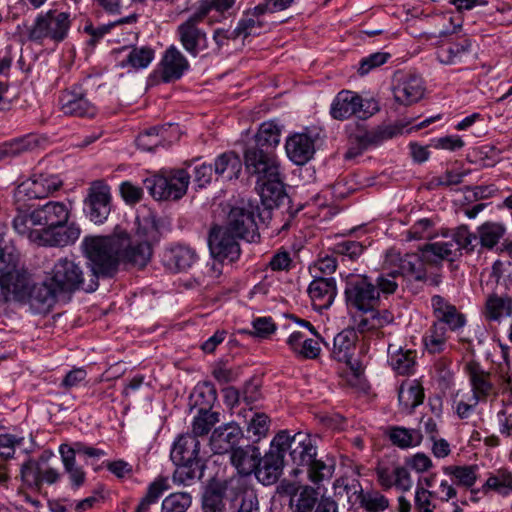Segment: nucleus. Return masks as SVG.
Segmentation results:
<instances>
[{"mask_svg": "<svg viewBox=\"0 0 512 512\" xmlns=\"http://www.w3.org/2000/svg\"><path fill=\"white\" fill-rule=\"evenodd\" d=\"M70 206L60 201H49L29 214L18 213L13 219L14 230L27 235L31 242L42 246H67L80 236L75 224L66 225Z\"/></svg>", "mask_w": 512, "mask_h": 512, "instance_id": "obj_1", "label": "nucleus"}, {"mask_svg": "<svg viewBox=\"0 0 512 512\" xmlns=\"http://www.w3.org/2000/svg\"><path fill=\"white\" fill-rule=\"evenodd\" d=\"M274 447L281 448L284 455L289 450L291 461L296 466L291 471L294 477L303 473L300 467H305L309 481L319 486L333 475L334 467L332 465L316 459V445L307 433L298 432L290 436L288 432L281 431L274 437Z\"/></svg>", "mask_w": 512, "mask_h": 512, "instance_id": "obj_2", "label": "nucleus"}, {"mask_svg": "<svg viewBox=\"0 0 512 512\" xmlns=\"http://www.w3.org/2000/svg\"><path fill=\"white\" fill-rule=\"evenodd\" d=\"M244 161L247 172L256 177V188L263 205L269 209L278 206L286 195L280 164L275 154L246 149Z\"/></svg>", "mask_w": 512, "mask_h": 512, "instance_id": "obj_3", "label": "nucleus"}, {"mask_svg": "<svg viewBox=\"0 0 512 512\" xmlns=\"http://www.w3.org/2000/svg\"><path fill=\"white\" fill-rule=\"evenodd\" d=\"M125 242V238H119V232L110 236L86 237L82 246L86 257L91 262L90 277L94 276L97 280L99 275H113L120 262V252Z\"/></svg>", "mask_w": 512, "mask_h": 512, "instance_id": "obj_4", "label": "nucleus"}, {"mask_svg": "<svg viewBox=\"0 0 512 512\" xmlns=\"http://www.w3.org/2000/svg\"><path fill=\"white\" fill-rule=\"evenodd\" d=\"M405 465L379 462L375 471L380 486L384 489L395 487L403 492L409 491L413 486V481L408 469L424 473L432 468L433 463L426 454L416 453L405 459Z\"/></svg>", "mask_w": 512, "mask_h": 512, "instance_id": "obj_5", "label": "nucleus"}, {"mask_svg": "<svg viewBox=\"0 0 512 512\" xmlns=\"http://www.w3.org/2000/svg\"><path fill=\"white\" fill-rule=\"evenodd\" d=\"M46 276L49 278L50 283L54 284L63 296L73 293L76 290L93 292L98 287V280H96L94 276L86 281L81 266L67 257L60 258L56 261L53 268Z\"/></svg>", "mask_w": 512, "mask_h": 512, "instance_id": "obj_6", "label": "nucleus"}, {"mask_svg": "<svg viewBox=\"0 0 512 512\" xmlns=\"http://www.w3.org/2000/svg\"><path fill=\"white\" fill-rule=\"evenodd\" d=\"M70 26V13L49 9L37 15L29 29V39L39 43L45 40L61 42L67 37Z\"/></svg>", "mask_w": 512, "mask_h": 512, "instance_id": "obj_7", "label": "nucleus"}, {"mask_svg": "<svg viewBox=\"0 0 512 512\" xmlns=\"http://www.w3.org/2000/svg\"><path fill=\"white\" fill-rule=\"evenodd\" d=\"M55 457L53 451L44 450L38 458H29L20 467V479L22 484L33 490H41L43 484L53 485L62 478L58 468L49 464Z\"/></svg>", "mask_w": 512, "mask_h": 512, "instance_id": "obj_8", "label": "nucleus"}, {"mask_svg": "<svg viewBox=\"0 0 512 512\" xmlns=\"http://www.w3.org/2000/svg\"><path fill=\"white\" fill-rule=\"evenodd\" d=\"M189 182V173L179 169L148 177L144 180V186L155 200L168 201L182 198L187 192Z\"/></svg>", "mask_w": 512, "mask_h": 512, "instance_id": "obj_9", "label": "nucleus"}, {"mask_svg": "<svg viewBox=\"0 0 512 512\" xmlns=\"http://www.w3.org/2000/svg\"><path fill=\"white\" fill-rule=\"evenodd\" d=\"M345 297L349 306L362 312L375 309L379 304V291L372 280L365 275L347 276Z\"/></svg>", "mask_w": 512, "mask_h": 512, "instance_id": "obj_10", "label": "nucleus"}, {"mask_svg": "<svg viewBox=\"0 0 512 512\" xmlns=\"http://www.w3.org/2000/svg\"><path fill=\"white\" fill-rule=\"evenodd\" d=\"M470 231L467 227H461L455 233V242L453 241H439L431 244H426L420 249V261L424 264L439 266L442 261H452L456 256L459 248L472 250L471 244L468 240Z\"/></svg>", "mask_w": 512, "mask_h": 512, "instance_id": "obj_11", "label": "nucleus"}, {"mask_svg": "<svg viewBox=\"0 0 512 512\" xmlns=\"http://www.w3.org/2000/svg\"><path fill=\"white\" fill-rule=\"evenodd\" d=\"M111 188L103 180L93 181L84 199L85 213L90 221L102 224L111 212Z\"/></svg>", "mask_w": 512, "mask_h": 512, "instance_id": "obj_12", "label": "nucleus"}, {"mask_svg": "<svg viewBox=\"0 0 512 512\" xmlns=\"http://www.w3.org/2000/svg\"><path fill=\"white\" fill-rule=\"evenodd\" d=\"M18 254H15L11 267L0 273L1 296L5 302L24 301L30 287L26 272L17 269Z\"/></svg>", "mask_w": 512, "mask_h": 512, "instance_id": "obj_13", "label": "nucleus"}, {"mask_svg": "<svg viewBox=\"0 0 512 512\" xmlns=\"http://www.w3.org/2000/svg\"><path fill=\"white\" fill-rule=\"evenodd\" d=\"M204 10L195 11L177 28V35L183 48L193 57L208 46L207 35L198 25L204 20Z\"/></svg>", "mask_w": 512, "mask_h": 512, "instance_id": "obj_14", "label": "nucleus"}, {"mask_svg": "<svg viewBox=\"0 0 512 512\" xmlns=\"http://www.w3.org/2000/svg\"><path fill=\"white\" fill-rule=\"evenodd\" d=\"M239 237L225 226L213 227L209 233L208 244L211 255L218 261L229 263L236 261L241 254Z\"/></svg>", "mask_w": 512, "mask_h": 512, "instance_id": "obj_15", "label": "nucleus"}, {"mask_svg": "<svg viewBox=\"0 0 512 512\" xmlns=\"http://www.w3.org/2000/svg\"><path fill=\"white\" fill-rule=\"evenodd\" d=\"M61 186L62 181L57 175L34 173L32 177L17 186L14 196L18 201L24 198H45L57 191Z\"/></svg>", "mask_w": 512, "mask_h": 512, "instance_id": "obj_16", "label": "nucleus"}, {"mask_svg": "<svg viewBox=\"0 0 512 512\" xmlns=\"http://www.w3.org/2000/svg\"><path fill=\"white\" fill-rule=\"evenodd\" d=\"M280 494L289 496L291 512H313L318 502V491L309 485L282 480L277 487Z\"/></svg>", "mask_w": 512, "mask_h": 512, "instance_id": "obj_17", "label": "nucleus"}, {"mask_svg": "<svg viewBox=\"0 0 512 512\" xmlns=\"http://www.w3.org/2000/svg\"><path fill=\"white\" fill-rule=\"evenodd\" d=\"M197 395L206 396L207 399L203 403V407L199 408L198 415L194 417L192 423V434L198 439L209 433L211 428L219 422V414L212 412L211 408L217 399L216 390L210 384H204L197 390Z\"/></svg>", "mask_w": 512, "mask_h": 512, "instance_id": "obj_18", "label": "nucleus"}, {"mask_svg": "<svg viewBox=\"0 0 512 512\" xmlns=\"http://www.w3.org/2000/svg\"><path fill=\"white\" fill-rule=\"evenodd\" d=\"M59 105L62 113L68 116L91 118L97 113V107L87 99L86 94L79 87L62 92Z\"/></svg>", "mask_w": 512, "mask_h": 512, "instance_id": "obj_19", "label": "nucleus"}, {"mask_svg": "<svg viewBox=\"0 0 512 512\" xmlns=\"http://www.w3.org/2000/svg\"><path fill=\"white\" fill-rule=\"evenodd\" d=\"M225 227L235 236L245 239L248 242H256L260 237L254 213L249 209L240 207L232 208Z\"/></svg>", "mask_w": 512, "mask_h": 512, "instance_id": "obj_20", "label": "nucleus"}, {"mask_svg": "<svg viewBox=\"0 0 512 512\" xmlns=\"http://www.w3.org/2000/svg\"><path fill=\"white\" fill-rule=\"evenodd\" d=\"M317 137V133L308 130L288 137L285 143L288 158L296 165L306 164L315 153Z\"/></svg>", "mask_w": 512, "mask_h": 512, "instance_id": "obj_21", "label": "nucleus"}, {"mask_svg": "<svg viewBox=\"0 0 512 512\" xmlns=\"http://www.w3.org/2000/svg\"><path fill=\"white\" fill-rule=\"evenodd\" d=\"M363 106V99L360 95L350 90H342L332 101L330 115L336 120H345L354 115L364 118L367 112Z\"/></svg>", "mask_w": 512, "mask_h": 512, "instance_id": "obj_22", "label": "nucleus"}, {"mask_svg": "<svg viewBox=\"0 0 512 512\" xmlns=\"http://www.w3.org/2000/svg\"><path fill=\"white\" fill-rule=\"evenodd\" d=\"M284 466V454L282 449L274 447V439L271 442L269 451L264 457H259V464L255 469L257 479L264 485L275 483L282 474Z\"/></svg>", "mask_w": 512, "mask_h": 512, "instance_id": "obj_23", "label": "nucleus"}, {"mask_svg": "<svg viewBox=\"0 0 512 512\" xmlns=\"http://www.w3.org/2000/svg\"><path fill=\"white\" fill-rule=\"evenodd\" d=\"M61 296L63 295L46 276L41 283L29 287L26 299L35 313L44 314L51 310Z\"/></svg>", "mask_w": 512, "mask_h": 512, "instance_id": "obj_24", "label": "nucleus"}, {"mask_svg": "<svg viewBox=\"0 0 512 512\" xmlns=\"http://www.w3.org/2000/svg\"><path fill=\"white\" fill-rule=\"evenodd\" d=\"M307 292L315 310L328 309L337 295L336 281L332 277L316 276L309 284Z\"/></svg>", "mask_w": 512, "mask_h": 512, "instance_id": "obj_25", "label": "nucleus"}, {"mask_svg": "<svg viewBox=\"0 0 512 512\" xmlns=\"http://www.w3.org/2000/svg\"><path fill=\"white\" fill-rule=\"evenodd\" d=\"M431 305L435 320L433 322L446 327L449 331H457L462 328L466 319L457 308L439 295L431 299Z\"/></svg>", "mask_w": 512, "mask_h": 512, "instance_id": "obj_26", "label": "nucleus"}, {"mask_svg": "<svg viewBox=\"0 0 512 512\" xmlns=\"http://www.w3.org/2000/svg\"><path fill=\"white\" fill-rule=\"evenodd\" d=\"M119 238L126 239L123 250L120 252V261L138 268L145 267L152 256L150 243L146 240L131 239L124 231L119 232Z\"/></svg>", "mask_w": 512, "mask_h": 512, "instance_id": "obj_27", "label": "nucleus"}, {"mask_svg": "<svg viewBox=\"0 0 512 512\" xmlns=\"http://www.w3.org/2000/svg\"><path fill=\"white\" fill-rule=\"evenodd\" d=\"M423 94V81L417 75H403L397 78L396 84L393 86L395 101L404 106L418 102Z\"/></svg>", "mask_w": 512, "mask_h": 512, "instance_id": "obj_28", "label": "nucleus"}, {"mask_svg": "<svg viewBox=\"0 0 512 512\" xmlns=\"http://www.w3.org/2000/svg\"><path fill=\"white\" fill-rule=\"evenodd\" d=\"M243 434L238 425L226 424L216 428L210 437V447L215 454L233 452Z\"/></svg>", "mask_w": 512, "mask_h": 512, "instance_id": "obj_29", "label": "nucleus"}, {"mask_svg": "<svg viewBox=\"0 0 512 512\" xmlns=\"http://www.w3.org/2000/svg\"><path fill=\"white\" fill-rule=\"evenodd\" d=\"M160 65L161 78L166 83L180 79L189 68L188 60L175 46L165 51Z\"/></svg>", "mask_w": 512, "mask_h": 512, "instance_id": "obj_30", "label": "nucleus"}, {"mask_svg": "<svg viewBox=\"0 0 512 512\" xmlns=\"http://www.w3.org/2000/svg\"><path fill=\"white\" fill-rule=\"evenodd\" d=\"M196 258L194 250L177 245L164 250L162 263L169 271L177 273L189 269L195 263Z\"/></svg>", "mask_w": 512, "mask_h": 512, "instance_id": "obj_31", "label": "nucleus"}, {"mask_svg": "<svg viewBox=\"0 0 512 512\" xmlns=\"http://www.w3.org/2000/svg\"><path fill=\"white\" fill-rule=\"evenodd\" d=\"M200 442L195 435L184 434L177 438L172 447L170 458L174 464L200 461Z\"/></svg>", "mask_w": 512, "mask_h": 512, "instance_id": "obj_32", "label": "nucleus"}, {"mask_svg": "<svg viewBox=\"0 0 512 512\" xmlns=\"http://www.w3.org/2000/svg\"><path fill=\"white\" fill-rule=\"evenodd\" d=\"M122 59H119L118 66L132 70L144 69L154 59V50L150 47H124L117 51Z\"/></svg>", "mask_w": 512, "mask_h": 512, "instance_id": "obj_33", "label": "nucleus"}, {"mask_svg": "<svg viewBox=\"0 0 512 512\" xmlns=\"http://www.w3.org/2000/svg\"><path fill=\"white\" fill-rule=\"evenodd\" d=\"M388 363L399 375L412 374L416 364V351L390 344L388 346Z\"/></svg>", "mask_w": 512, "mask_h": 512, "instance_id": "obj_34", "label": "nucleus"}, {"mask_svg": "<svg viewBox=\"0 0 512 512\" xmlns=\"http://www.w3.org/2000/svg\"><path fill=\"white\" fill-rule=\"evenodd\" d=\"M261 452L258 447L246 445L245 447H237L230 456L232 465L240 474L250 475L259 464Z\"/></svg>", "mask_w": 512, "mask_h": 512, "instance_id": "obj_35", "label": "nucleus"}, {"mask_svg": "<svg viewBox=\"0 0 512 512\" xmlns=\"http://www.w3.org/2000/svg\"><path fill=\"white\" fill-rule=\"evenodd\" d=\"M408 123L397 122L393 125H388L375 132L364 131L355 136L357 145L365 150L370 145H376L383 140L391 139L397 135L403 134L404 129Z\"/></svg>", "mask_w": 512, "mask_h": 512, "instance_id": "obj_36", "label": "nucleus"}, {"mask_svg": "<svg viewBox=\"0 0 512 512\" xmlns=\"http://www.w3.org/2000/svg\"><path fill=\"white\" fill-rule=\"evenodd\" d=\"M357 335L353 329H345L339 332L333 340L332 356L339 362L349 364L351 362Z\"/></svg>", "mask_w": 512, "mask_h": 512, "instance_id": "obj_37", "label": "nucleus"}, {"mask_svg": "<svg viewBox=\"0 0 512 512\" xmlns=\"http://www.w3.org/2000/svg\"><path fill=\"white\" fill-rule=\"evenodd\" d=\"M479 468L477 465H447L442 472L449 477L455 486L471 488L477 481Z\"/></svg>", "mask_w": 512, "mask_h": 512, "instance_id": "obj_38", "label": "nucleus"}, {"mask_svg": "<svg viewBox=\"0 0 512 512\" xmlns=\"http://www.w3.org/2000/svg\"><path fill=\"white\" fill-rule=\"evenodd\" d=\"M281 128L274 121H267L260 125L255 137L256 146L248 149H257L273 153L280 142Z\"/></svg>", "mask_w": 512, "mask_h": 512, "instance_id": "obj_39", "label": "nucleus"}, {"mask_svg": "<svg viewBox=\"0 0 512 512\" xmlns=\"http://www.w3.org/2000/svg\"><path fill=\"white\" fill-rule=\"evenodd\" d=\"M388 437L394 446L400 449L417 447L423 440V435L418 429H409L402 426H392L388 429Z\"/></svg>", "mask_w": 512, "mask_h": 512, "instance_id": "obj_40", "label": "nucleus"}, {"mask_svg": "<svg viewBox=\"0 0 512 512\" xmlns=\"http://www.w3.org/2000/svg\"><path fill=\"white\" fill-rule=\"evenodd\" d=\"M469 376L474 403L486 400V398L493 393L494 389V386L490 381V374L478 367H471Z\"/></svg>", "mask_w": 512, "mask_h": 512, "instance_id": "obj_41", "label": "nucleus"}, {"mask_svg": "<svg viewBox=\"0 0 512 512\" xmlns=\"http://www.w3.org/2000/svg\"><path fill=\"white\" fill-rule=\"evenodd\" d=\"M242 169L241 159L234 152L219 155L214 164V171L226 180L237 179Z\"/></svg>", "mask_w": 512, "mask_h": 512, "instance_id": "obj_42", "label": "nucleus"}, {"mask_svg": "<svg viewBox=\"0 0 512 512\" xmlns=\"http://www.w3.org/2000/svg\"><path fill=\"white\" fill-rule=\"evenodd\" d=\"M393 316L388 311L379 312L372 309L368 312H363L362 315L356 320V329L360 333L373 331L384 327L391 323Z\"/></svg>", "mask_w": 512, "mask_h": 512, "instance_id": "obj_43", "label": "nucleus"}, {"mask_svg": "<svg viewBox=\"0 0 512 512\" xmlns=\"http://www.w3.org/2000/svg\"><path fill=\"white\" fill-rule=\"evenodd\" d=\"M38 138L35 135H27L0 144V161L16 157L21 153L30 151L38 146Z\"/></svg>", "mask_w": 512, "mask_h": 512, "instance_id": "obj_44", "label": "nucleus"}, {"mask_svg": "<svg viewBox=\"0 0 512 512\" xmlns=\"http://www.w3.org/2000/svg\"><path fill=\"white\" fill-rule=\"evenodd\" d=\"M265 13H258L256 6L253 9L244 12L243 17L239 20L233 31V37L243 36L244 38L252 35H258L263 27V21L260 17Z\"/></svg>", "mask_w": 512, "mask_h": 512, "instance_id": "obj_45", "label": "nucleus"}, {"mask_svg": "<svg viewBox=\"0 0 512 512\" xmlns=\"http://www.w3.org/2000/svg\"><path fill=\"white\" fill-rule=\"evenodd\" d=\"M424 266L430 265L420 261V254L418 256L406 255V258L402 260V268L408 269L413 273L416 280L427 282L432 286H438L441 283L440 274H428Z\"/></svg>", "mask_w": 512, "mask_h": 512, "instance_id": "obj_46", "label": "nucleus"}, {"mask_svg": "<svg viewBox=\"0 0 512 512\" xmlns=\"http://www.w3.org/2000/svg\"><path fill=\"white\" fill-rule=\"evenodd\" d=\"M170 489L168 477L159 476L151 482L145 496L140 500L135 512H148L150 505L156 503L164 492Z\"/></svg>", "mask_w": 512, "mask_h": 512, "instance_id": "obj_47", "label": "nucleus"}, {"mask_svg": "<svg viewBox=\"0 0 512 512\" xmlns=\"http://www.w3.org/2000/svg\"><path fill=\"white\" fill-rule=\"evenodd\" d=\"M398 400L404 409H414L424 400L422 386L416 381L402 384L398 392Z\"/></svg>", "mask_w": 512, "mask_h": 512, "instance_id": "obj_48", "label": "nucleus"}, {"mask_svg": "<svg viewBox=\"0 0 512 512\" xmlns=\"http://www.w3.org/2000/svg\"><path fill=\"white\" fill-rule=\"evenodd\" d=\"M506 228L499 222H485L478 227L479 243L482 247L492 249L504 236Z\"/></svg>", "mask_w": 512, "mask_h": 512, "instance_id": "obj_49", "label": "nucleus"}, {"mask_svg": "<svg viewBox=\"0 0 512 512\" xmlns=\"http://www.w3.org/2000/svg\"><path fill=\"white\" fill-rule=\"evenodd\" d=\"M448 331L446 327L433 322L423 337L425 347L429 353L436 354L444 350L448 339Z\"/></svg>", "mask_w": 512, "mask_h": 512, "instance_id": "obj_50", "label": "nucleus"}, {"mask_svg": "<svg viewBox=\"0 0 512 512\" xmlns=\"http://www.w3.org/2000/svg\"><path fill=\"white\" fill-rule=\"evenodd\" d=\"M512 315V298L490 296L486 301V317L490 320L499 321L503 317Z\"/></svg>", "mask_w": 512, "mask_h": 512, "instance_id": "obj_51", "label": "nucleus"}, {"mask_svg": "<svg viewBox=\"0 0 512 512\" xmlns=\"http://www.w3.org/2000/svg\"><path fill=\"white\" fill-rule=\"evenodd\" d=\"M471 48V41L463 39L461 42L452 43L447 46L440 47L437 51V58L444 64H455L461 60Z\"/></svg>", "mask_w": 512, "mask_h": 512, "instance_id": "obj_52", "label": "nucleus"}, {"mask_svg": "<svg viewBox=\"0 0 512 512\" xmlns=\"http://www.w3.org/2000/svg\"><path fill=\"white\" fill-rule=\"evenodd\" d=\"M60 456L76 458V454H83L89 458L99 459L106 455L104 450L86 445L83 442L76 441L72 444L63 443L59 446Z\"/></svg>", "mask_w": 512, "mask_h": 512, "instance_id": "obj_53", "label": "nucleus"}, {"mask_svg": "<svg viewBox=\"0 0 512 512\" xmlns=\"http://www.w3.org/2000/svg\"><path fill=\"white\" fill-rule=\"evenodd\" d=\"M175 465L176 469L173 473L174 482L187 485L202 474L203 465L201 461Z\"/></svg>", "mask_w": 512, "mask_h": 512, "instance_id": "obj_54", "label": "nucleus"}, {"mask_svg": "<svg viewBox=\"0 0 512 512\" xmlns=\"http://www.w3.org/2000/svg\"><path fill=\"white\" fill-rule=\"evenodd\" d=\"M64 471L73 489H79L86 481V472L77 464L76 458L61 456Z\"/></svg>", "mask_w": 512, "mask_h": 512, "instance_id": "obj_55", "label": "nucleus"}, {"mask_svg": "<svg viewBox=\"0 0 512 512\" xmlns=\"http://www.w3.org/2000/svg\"><path fill=\"white\" fill-rule=\"evenodd\" d=\"M191 503L190 494L186 492L172 493L163 500L161 512H186Z\"/></svg>", "mask_w": 512, "mask_h": 512, "instance_id": "obj_56", "label": "nucleus"}, {"mask_svg": "<svg viewBox=\"0 0 512 512\" xmlns=\"http://www.w3.org/2000/svg\"><path fill=\"white\" fill-rule=\"evenodd\" d=\"M357 500L368 512H382L389 505L388 499L379 492L363 493L361 490L357 495Z\"/></svg>", "mask_w": 512, "mask_h": 512, "instance_id": "obj_57", "label": "nucleus"}, {"mask_svg": "<svg viewBox=\"0 0 512 512\" xmlns=\"http://www.w3.org/2000/svg\"><path fill=\"white\" fill-rule=\"evenodd\" d=\"M403 274L398 271H392L386 274H381L376 279V288L379 293L386 295L393 294L396 292L400 282H403Z\"/></svg>", "mask_w": 512, "mask_h": 512, "instance_id": "obj_58", "label": "nucleus"}, {"mask_svg": "<svg viewBox=\"0 0 512 512\" xmlns=\"http://www.w3.org/2000/svg\"><path fill=\"white\" fill-rule=\"evenodd\" d=\"M161 130L158 127H152L141 133L136 139L137 146L144 151H153L162 144L164 139L160 134Z\"/></svg>", "mask_w": 512, "mask_h": 512, "instance_id": "obj_59", "label": "nucleus"}, {"mask_svg": "<svg viewBox=\"0 0 512 512\" xmlns=\"http://www.w3.org/2000/svg\"><path fill=\"white\" fill-rule=\"evenodd\" d=\"M364 251L362 243L352 240H343L334 244L332 252L337 255L347 257L349 260L358 259Z\"/></svg>", "mask_w": 512, "mask_h": 512, "instance_id": "obj_60", "label": "nucleus"}, {"mask_svg": "<svg viewBox=\"0 0 512 512\" xmlns=\"http://www.w3.org/2000/svg\"><path fill=\"white\" fill-rule=\"evenodd\" d=\"M492 275L498 285L505 288L512 286V260H497L492 267Z\"/></svg>", "mask_w": 512, "mask_h": 512, "instance_id": "obj_61", "label": "nucleus"}, {"mask_svg": "<svg viewBox=\"0 0 512 512\" xmlns=\"http://www.w3.org/2000/svg\"><path fill=\"white\" fill-rule=\"evenodd\" d=\"M434 493L431 490L417 485L414 496V507L416 512H434L436 504L433 502Z\"/></svg>", "mask_w": 512, "mask_h": 512, "instance_id": "obj_62", "label": "nucleus"}, {"mask_svg": "<svg viewBox=\"0 0 512 512\" xmlns=\"http://www.w3.org/2000/svg\"><path fill=\"white\" fill-rule=\"evenodd\" d=\"M337 268L336 258L325 254L324 256H320L317 261L314 262L312 266H310L309 271L313 277L323 276L327 277L333 274Z\"/></svg>", "mask_w": 512, "mask_h": 512, "instance_id": "obj_63", "label": "nucleus"}, {"mask_svg": "<svg viewBox=\"0 0 512 512\" xmlns=\"http://www.w3.org/2000/svg\"><path fill=\"white\" fill-rule=\"evenodd\" d=\"M202 508L203 512H223L222 493L214 489L207 490L203 495Z\"/></svg>", "mask_w": 512, "mask_h": 512, "instance_id": "obj_64", "label": "nucleus"}]
</instances>
